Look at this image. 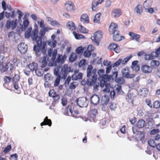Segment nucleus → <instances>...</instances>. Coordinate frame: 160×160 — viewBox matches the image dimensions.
Returning a JSON list of instances; mask_svg holds the SVG:
<instances>
[{"instance_id": "nucleus-29", "label": "nucleus", "mask_w": 160, "mask_h": 160, "mask_svg": "<svg viewBox=\"0 0 160 160\" xmlns=\"http://www.w3.org/2000/svg\"><path fill=\"white\" fill-rule=\"evenodd\" d=\"M77 58V56L76 54L74 52H72L69 58V62H73L75 61Z\"/></svg>"}, {"instance_id": "nucleus-7", "label": "nucleus", "mask_w": 160, "mask_h": 160, "mask_svg": "<svg viewBox=\"0 0 160 160\" xmlns=\"http://www.w3.org/2000/svg\"><path fill=\"white\" fill-rule=\"evenodd\" d=\"M77 103L79 107L86 108L88 105V101L86 97H83L78 98L77 100Z\"/></svg>"}, {"instance_id": "nucleus-25", "label": "nucleus", "mask_w": 160, "mask_h": 160, "mask_svg": "<svg viewBox=\"0 0 160 160\" xmlns=\"http://www.w3.org/2000/svg\"><path fill=\"white\" fill-rule=\"evenodd\" d=\"M89 20V18L86 14H83L80 18L81 21L83 23H88Z\"/></svg>"}, {"instance_id": "nucleus-8", "label": "nucleus", "mask_w": 160, "mask_h": 160, "mask_svg": "<svg viewBox=\"0 0 160 160\" xmlns=\"http://www.w3.org/2000/svg\"><path fill=\"white\" fill-rule=\"evenodd\" d=\"M112 75H107V76H105V77L103 78H106V81H108L109 82L111 79L113 80H116L117 79L118 73L117 69L116 68H113L112 70Z\"/></svg>"}, {"instance_id": "nucleus-40", "label": "nucleus", "mask_w": 160, "mask_h": 160, "mask_svg": "<svg viewBox=\"0 0 160 160\" xmlns=\"http://www.w3.org/2000/svg\"><path fill=\"white\" fill-rule=\"evenodd\" d=\"M151 65L152 67L156 68L159 65V62L158 60H152L151 62Z\"/></svg>"}, {"instance_id": "nucleus-19", "label": "nucleus", "mask_w": 160, "mask_h": 160, "mask_svg": "<svg viewBox=\"0 0 160 160\" xmlns=\"http://www.w3.org/2000/svg\"><path fill=\"white\" fill-rule=\"evenodd\" d=\"M122 14L120 9H115L112 10V16L115 18L118 17Z\"/></svg>"}, {"instance_id": "nucleus-5", "label": "nucleus", "mask_w": 160, "mask_h": 160, "mask_svg": "<svg viewBox=\"0 0 160 160\" xmlns=\"http://www.w3.org/2000/svg\"><path fill=\"white\" fill-rule=\"evenodd\" d=\"M94 36L92 37L91 39L94 43L97 46L99 45L100 40L102 37V34L101 31H98L94 33Z\"/></svg>"}, {"instance_id": "nucleus-10", "label": "nucleus", "mask_w": 160, "mask_h": 160, "mask_svg": "<svg viewBox=\"0 0 160 160\" xmlns=\"http://www.w3.org/2000/svg\"><path fill=\"white\" fill-rule=\"evenodd\" d=\"M64 7L67 11L74 10L75 7L73 3L71 1H68L64 4Z\"/></svg>"}, {"instance_id": "nucleus-6", "label": "nucleus", "mask_w": 160, "mask_h": 160, "mask_svg": "<svg viewBox=\"0 0 160 160\" xmlns=\"http://www.w3.org/2000/svg\"><path fill=\"white\" fill-rule=\"evenodd\" d=\"M105 72V70L104 69H100L98 70V73L99 76L98 78V80L100 82V85L103 86V84L105 83V81H106V78H103L105 77V76H107V75L104 74Z\"/></svg>"}, {"instance_id": "nucleus-13", "label": "nucleus", "mask_w": 160, "mask_h": 160, "mask_svg": "<svg viewBox=\"0 0 160 160\" xmlns=\"http://www.w3.org/2000/svg\"><path fill=\"white\" fill-rule=\"evenodd\" d=\"M33 41H35L37 45H34L33 50L35 52L36 51H40L41 50L42 47V41L38 40L32 39Z\"/></svg>"}, {"instance_id": "nucleus-16", "label": "nucleus", "mask_w": 160, "mask_h": 160, "mask_svg": "<svg viewBox=\"0 0 160 160\" xmlns=\"http://www.w3.org/2000/svg\"><path fill=\"white\" fill-rule=\"evenodd\" d=\"M91 102L94 105H97L100 101V98L98 95H93L90 98Z\"/></svg>"}, {"instance_id": "nucleus-17", "label": "nucleus", "mask_w": 160, "mask_h": 160, "mask_svg": "<svg viewBox=\"0 0 160 160\" xmlns=\"http://www.w3.org/2000/svg\"><path fill=\"white\" fill-rule=\"evenodd\" d=\"M148 91V90L146 88H141L138 91V95L142 98L145 97L147 96Z\"/></svg>"}, {"instance_id": "nucleus-12", "label": "nucleus", "mask_w": 160, "mask_h": 160, "mask_svg": "<svg viewBox=\"0 0 160 160\" xmlns=\"http://www.w3.org/2000/svg\"><path fill=\"white\" fill-rule=\"evenodd\" d=\"M48 58L47 56H44L43 58H40L38 60L39 63H42L41 67L42 68L45 67L47 64L48 61Z\"/></svg>"}, {"instance_id": "nucleus-31", "label": "nucleus", "mask_w": 160, "mask_h": 160, "mask_svg": "<svg viewBox=\"0 0 160 160\" xmlns=\"http://www.w3.org/2000/svg\"><path fill=\"white\" fill-rule=\"evenodd\" d=\"M152 0H146L143 3V7L145 9L150 7L152 3Z\"/></svg>"}, {"instance_id": "nucleus-33", "label": "nucleus", "mask_w": 160, "mask_h": 160, "mask_svg": "<svg viewBox=\"0 0 160 160\" xmlns=\"http://www.w3.org/2000/svg\"><path fill=\"white\" fill-rule=\"evenodd\" d=\"M20 78L19 73V72L18 71L17 72H15L14 76L12 78V81L13 82H17L19 81Z\"/></svg>"}, {"instance_id": "nucleus-22", "label": "nucleus", "mask_w": 160, "mask_h": 160, "mask_svg": "<svg viewBox=\"0 0 160 160\" xmlns=\"http://www.w3.org/2000/svg\"><path fill=\"white\" fill-rule=\"evenodd\" d=\"M87 78L89 81L91 83L92 86L96 82L97 78V75L91 74H90L89 76L87 77Z\"/></svg>"}, {"instance_id": "nucleus-53", "label": "nucleus", "mask_w": 160, "mask_h": 160, "mask_svg": "<svg viewBox=\"0 0 160 160\" xmlns=\"http://www.w3.org/2000/svg\"><path fill=\"white\" fill-rule=\"evenodd\" d=\"M44 79L46 81H48L52 79V77H51V75L49 73H47L44 76Z\"/></svg>"}, {"instance_id": "nucleus-44", "label": "nucleus", "mask_w": 160, "mask_h": 160, "mask_svg": "<svg viewBox=\"0 0 160 160\" xmlns=\"http://www.w3.org/2000/svg\"><path fill=\"white\" fill-rule=\"evenodd\" d=\"M61 78L62 79V77L61 75H59L58 76V77H57L54 83V86L55 87H57L58 86L60 83V82Z\"/></svg>"}, {"instance_id": "nucleus-42", "label": "nucleus", "mask_w": 160, "mask_h": 160, "mask_svg": "<svg viewBox=\"0 0 160 160\" xmlns=\"http://www.w3.org/2000/svg\"><path fill=\"white\" fill-rule=\"evenodd\" d=\"M35 73L37 76L39 77L42 76L43 74V72L42 69L38 68L35 70Z\"/></svg>"}, {"instance_id": "nucleus-54", "label": "nucleus", "mask_w": 160, "mask_h": 160, "mask_svg": "<svg viewBox=\"0 0 160 160\" xmlns=\"http://www.w3.org/2000/svg\"><path fill=\"white\" fill-rule=\"evenodd\" d=\"M116 81L119 84H122L124 82V79L122 77H119L117 78Z\"/></svg>"}, {"instance_id": "nucleus-62", "label": "nucleus", "mask_w": 160, "mask_h": 160, "mask_svg": "<svg viewBox=\"0 0 160 160\" xmlns=\"http://www.w3.org/2000/svg\"><path fill=\"white\" fill-rule=\"evenodd\" d=\"M31 31L27 30L25 33V37L26 38L28 39L31 37Z\"/></svg>"}, {"instance_id": "nucleus-45", "label": "nucleus", "mask_w": 160, "mask_h": 160, "mask_svg": "<svg viewBox=\"0 0 160 160\" xmlns=\"http://www.w3.org/2000/svg\"><path fill=\"white\" fill-rule=\"evenodd\" d=\"M148 144L152 148H155L156 147L157 144L153 139H150L148 141Z\"/></svg>"}, {"instance_id": "nucleus-35", "label": "nucleus", "mask_w": 160, "mask_h": 160, "mask_svg": "<svg viewBox=\"0 0 160 160\" xmlns=\"http://www.w3.org/2000/svg\"><path fill=\"white\" fill-rule=\"evenodd\" d=\"M46 42H42V47L41 48V50L42 53L45 54L46 52L47 47H46Z\"/></svg>"}, {"instance_id": "nucleus-9", "label": "nucleus", "mask_w": 160, "mask_h": 160, "mask_svg": "<svg viewBox=\"0 0 160 160\" xmlns=\"http://www.w3.org/2000/svg\"><path fill=\"white\" fill-rule=\"evenodd\" d=\"M91 122H96V116L98 114V111L95 109H92L89 112Z\"/></svg>"}, {"instance_id": "nucleus-57", "label": "nucleus", "mask_w": 160, "mask_h": 160, "mask_svg": "<svg viewBox=\"0 0 160 160\" xmlns=\"http://www.w3.org/2000/svg\"><path fill=\"white\" fill-rule=\"evenodd\" d=\"M152 54L155 55V57H157L159 54H160V47L158 48L156 50L155 52H152Z\"/></svg>"}, {"instance_id": "nucleus-63", "label": "nucleus", "mask_w": 160, "mask_h": 160, "mask_svg": "<svg viewBox=\"0 0 160 160\" xmlns=\"http://www.w3.org/2000/svg\"><path fill=\"white\" fill-rule=\"evenodd\" d=\"M95 49V48L92 45H89L87 48V50L92 52Z\"/></svg>"}, {"instance_id": "nucleus-15", "label": "nucleus", "mask_w": 160, "mask_h": 160, "mask_svg": "<svg viewBox=\"0 0 160 160\" xmlns=\"http://www.w3.org/2000/svg\"><path fill=\"white\" fill-rule=\"evenodd\" d=\"M141 70L145 74H148L152 72V68L150 66L147 65L142 66Z\"/></svg>"}, {"instance_id": "nucleus-61", "label": "nucleus", "mask_w": 160, "mask_h": 160, "mask_svg": "<svg viewBox=\"0 0 160 160\" xmlns=\"http://www.w3.org/2000/svg\"><path fill=\"white\" fill-rule=\"evenodd\" d=\"M91 52L88 50L85 51L84 53V55L86 58L89 57L91 56Z\"/></svg>"}, {"instance_id": "nucleus-30", "label": "nucleus", "mask_w": 160, "mask_h": 160, "mask_svg": "<svg viewBox=\"0 0 160 160\" xmlns=\"http://www.w3.org/2000/svg\"><path fill=\"white\" fill-rule=\"evenodd\" d=\"M29 69L32 71H35L38 68V64L35 62H32L28 65Z\"/></svg>"}, {"instance_id": "nucleus-21", "label": "nucleus", "mask_w": 160, "mask_h": 160, "mask_svg": "<svg viewBox=\"0 0 160 160\" xmlns=\"http://www.w3.org/2000/svg\"><path fill=\"white\" fill-rule=\"evenodd\" d=\"M11 80V78L9 77L5 76L4 77V82L3 84V85L5 88L8 89L9 87L8 84L10 82Z\"/></svg>"}, {"instance_id": "nucleus-46", "label": "nucleus", "mask_w": 160, "mask_h": 160, "mask_svg": "<svg viewBox=\"0 0 160 160\" xmlns=\"http://www.w3.org/2000/svg\"><path fill=\"white\" fill-rule=\"evenodd\" d=\"M155 57V55L152 54V52L151 54H146L145 55V59L147 60H152Z\"/></svg>"}, {"instance_id": "nucleus-52", "label": "nucleus", "mask_w": 160, "mask_h": 160, "mask_svg": "<svg viewBox=\"0 0 160 160\" xmlns=\"http://www.w3.org/2000/svg\"><path fill=\"white\" fill-rule=\"evenodd\" d=\"M122 63V59H119L118 61L112 64V68L117 67L121 63Z\"/></svg>"}, {"instance_id": "nucleus-2", "label": "nucleus", "mask_w": 160, "mask_h": 160, "mask_svg": "<svg viewBox=\"0 0 160 160\" xmlns=\"http://www.w3.org/2000/svg\"><path fill=\"white\" fill-rule=\"evenodd\" d=\"M118 26L114 22H112L109 27V32L111 34H113V39L114 41L118 42L123 40V36H120V32L118 30Z\"/></svg>"}, {"instance_id": "nucleus-27", "label": "nucleus", "mask_w": 160, "mask_h": 160, "mask_svg": "<svg viewBox=\"0 0 160 160\" xmlns=\"http://www.w3.org/2000/svg\"><path fill=\"white\" fill-rule=\"evenodd\" d=\"M71 106H68L65 109L64 114L67 116H72V111L71 108Z\"/></svg>"}, {"instance_id": "nucleus-23", "label": "nucleus", "mask_w": 160, "mask_h": 160, "mask_svg": "<svg viewBox=\"0 0 160 160\" xmlns=\"http://www.w3.org/2000/svg\"><path fill=\"white\" fill-rule=\"evenodd\" d=\"M108 82L105 81V83L103 84V86H100L101 87H103L105 86V88L103 90V91L106 93H108L110 92V84L109 82Z\"/></svg>"}, {"instance_id": "nucleus-24", "label": "nucleus", "mask_w": 160, "mask_h": 160, "mask_svg": "<svg viewBox=\"0 0 160 160\" xmlns=\"http://www.w3.org/2000/svg\"><path fill=\"white\" fill-rule=\"evenodd\" d=\"M26 16H25L23 22V25L22 27V31H25L28 27V25L29 23V21H28L27 18H26Z\"/></svg>"}, {"instance_id": "nucleus-20", "label": "nucleus", "mask_w": 160, "mask_h": 160, "mask_svg": "<svg viewBox=\"0 0 160 160\" xmlns=\"http://www.w3.org/2000/svg\"><path fill=\"white\" fill-rule=\"evenodd\" d=\"M128 35L131 37L130 39L131 40H135L137 41L138 42L140 38V36L139 35L136 34L132 32H129Z\"/></svg>"}, {"instance_id": "nucleus-51", "label": "nucleus", "mask_w": 160, "mask_h": 160, "mask_svg": "<svg viewBox=\"0 0 160 160\" xmlns=\"http://www.w3.org/2000/svg\"><path fill=\"white\" fill-rule=\"evenodd\" d=\"M83 50V48L82 46H80L76 49L75 52L77 54H79L82 53Z\"/></svg>"}, {"instance_id": "nucleus-28", "label": "nucleus", "mask_w": 160, "mask_h": 160, "mask_svg": "<svg viewBox=\"0 0 160 160\" xmlns=\"http://www.w3.org/2000/svg\"><path fill=\"white\" fill-rule=\"evenodd\" d=\"M66 26L70 30H75L76 29L74 23L72 21L68 22Z\"/></svg>"}, {"instance_id": "nucleus-11", "label": "nucleus", "mask_w": 160, "mask_h": 160, "mask_svg": "<svg viewBox=\"0 0 160 160\" xmlns=\"http://www.w3.org/2000/svg\"><path fill=\"white\" fill-rule=\"evenodd\" d=\"M13 67V66L12 64L10 62L7 63L5 66L3 65V68H2V73L8 71L9 73H11L12 72V69Z\"/></svg>"}, {"instance_id": "nucleus-32", "label": "nucleus", "mask_w": 160, "mask_h": 160, "mask_svg": "<svg viewBox=\"0 0 160 160\" xmlns=\"http://www.w3.org/2000/svg\"><path fill=\"white\" fill-rule=\"evenodd\" d=\"M122 76L126 78L129 73L128 68H123L122 70Z\"/></svg>"}, {"instance_id": "nucleus-59", "label": "nucleus", "mask_w": 160, "mask_h": 160, "mask_svg": "<svg viewBox=\"0 0 160 160\" xmlns=\"http://www.w3.org/2000/svg\"><path fill=\"white\" fill-rule=\"evenodd\" d=\"M98 5L97 4V2L95 1H93L92 3V9L93 11H95L96 10V6Z\"/></svg>"}, {"instance_id": "nucleus-48", "label": "nucleus", "mask_w": 160, "mask_h": 160, "mask_svg": "<svg viewBox=\"0 0 160 160\" xmlns=\"http://www.w3.org/2000/svg\"><path fill=\"white\" fill-rule=\"evenodd\" d=\"M132 55L130 54L129 56L125 58L123 60H122V64L124 65L126 64L128 61L132 57Z\"/></svg>"}, {"instance_id": "nucleus-43", "label": "nucleus", "mask_w": 160, "mask_h": 160, "mask_svg": "<svg viewBox=\"0 0 160 160\" xmlns=\"http://www.w3.org/2000/svg\"><path fill=\"white\" fill-rule=\"evenodd\" d=\"M79 28L80 31L83 33H87L88 32V30L82 25H79Z\"/></svg>"}, {"instance_id": "nucleus-38", "label": "nucleus", "mask_w": 160, "mask_h": 160, "mask_svg": "<svg viewBox=\"0 0 160 160\" xmlns=\"http://www.w3.org/2000/svg\"><path fill=\"white\" fill-rule=\"evenodd\" d=\"M100 13L98 12L97 13L94 17L93 22L95 23H100V18L101 16Z\"/></svg>"}, {"instance_id": "nucleus-36", "label": "nucleus", "mask_w": 160, "mask_h": 160, "mask_svg": "<svg viewBox=\"0 0 160 160\" xmlns=\"http://www.w3.org/2000/svg\"><path fill=\"white\" fill-rule=\"evenodd\" d=\"M135 11L136 12L138 15L140 14L142 12V6L140 5H137L135 9Z\"/></svg>"}, {"instance_id": "nucleus-1", "label": "nucleus", "mask_w": 160, "mask_h": 160, "mask_svg": "<svg viewBox=\"0 0 160 160\" xmlns=\"http://www.w3.org/2000/svg\"><path fill=\"white\" fill-rule=\"evenodd\" d=\"M38 27L37 25H35V28L32 31L31 38L32 39L38 40L42 41V39L47 32L52 30V28L49 27H43L39 32V36L38 35Z\"/></svg>"}, {"instance_id": "nucleus-41", "label": "nucleus", "mask_w": 160, "mask_h": 160, "mask_svg": "<svg viewBox=\"0 0 160 160\" xmlns=\"http://www.w3.org/2000/svg\"><path fill=\"white\" fill-rule=\"evenodd\" d=\"M75 38L77 39H79L82 38H85V37L81 34H79L75 32H72Z\"/></svg>"}, {"instance_id": "nucleus-64", "label": "nucleus", "mask_w": 160, "mask_h": 160, "mask_svg": "<svg viewBox=\"0 0 160 160\" xmlns=\"http://www.w3.org/2000/svg\"><path fill=\"white\" fill-rule=\"evenodd\" d=\"M145 101L147 105H148L151 108L152 107V105L151 104V101L150 99L148 98L146 99Z\"/></svg>"}, {"instance_id": "nucleus-3", "label": "nucleus", "mask_w": 160, "mask_h": 160, "mask_svg": "<svg viewBox=\"0 0 160 160\" xmlns=\"http://www.w3.org/2000/svg\"><path fill=\"white\" fill-rule=\"evenodd\" d=\"M56 54L57 52L55 53H53L52 55V59L53 62L52 63V66L53 65L58 66V63H60L61 64H63L67 58V56L66 55L62 57L60 55H58L57 58L56 59Z\"/></svg>"}, {"instance_id": "nucleus-37", "label": "nucleus", "mask_w": 160, "mask_h": 160, "mask_svg": "<svg viewBox=\"0 0 160 160\" xmlns=\"http://www.w3.org/2000/svg\"><path fill=\"white\" fill-rule=\"evenodd\" d=\"M134 97L131 93H129L128 94L127 97V100L128 102L131 103H133Z\"/></svg>"}, {"instance_id": "nucleus-14", "label": "nucleus", "mask_w": 160, "mask_h": 160, "mask_svg": "<svg viewBox=\"0 0 160 160\" xmlns=\"http://www.w3.org/2000/svg\"><path fill=\"white\" fill-rule=\"evenodd\" d=\"M18 49L21 53H24L27 51L28 47L25 43L22 42L18 45Z\"/></svg>"}, {"instance_id": "nucleus-47", "label": "nucleus", "mask_w": 160, "mask_h": 160, "mask_svg": "<svg viewBox=\"0 0 160 160\" xmlns=\"http://www.w3.org/2000/svg\"><path fill=\"white\" fill-rule=\"evenodd\" d=\"M92 67L91 65H89L88 66L87 72V77H88L90 76V74H92Z\"/></svg>"}, {"instance_id": "nucleus-55", "label": "nucleus", "mask_w": 160, "mask_h": 160, "mask_svg": "<svg viewBox=\"0 0 160 160\" xmlns=\"http://www.w3.org/2000/svg\"><path fill=\"white\" fill-rule=\"evenodd\" d=\"M48 94L50 97H55V96L57 94L56 92L53 89L50 90Z\"/></svg>"}, {"instance_id": "nucleus-60", "label": "nucleus", "mask_w": 160, "mask_h": 160, "mask_svg": "<svg viewBox=\"0 0 160 160\" xmlns=\"http://www.w3.org/2000/svg\"><path fill=\"white\" fill-rule=\"evenodd\" d=\"M37 23L39 25L41 28H42L43 27H45L43 20L42 19L41 21H38Z\"/></svg>"}, {"instance_id": "nucleus-4", "label": "nucleus", "mask_w": 160, "mask_h": 160, "mask_svg": "<svg viewBox=\"0 0 160 160\" xmlns=\"http://www.w3.org/2000/svg\"><path fill=\"white\" fill-rule=\"evenodd\" d=\"M73 70L68 64H65L61 68L60 75L62 79L65 80L67 77L68 75L70 72H72Z\"/></svg>"}, {"instance_id": "nucleus-49", "label": "nucleus", "mask_w": 160, "mask_h": 160, "mask_svg": "<svg viewBox=\"0 0 160 160\" xmlns=\"http://www.w3.org/2000/svg\"><path fill=\"white\" fill-rule=\"evenodd\" d=\"M81 83L82 85H85L87 84L88 86H92V84L91 82H90L89 81L87 78V80L86 81L85 80H83L81 82Z\"/></svg>"}, {"instance_id": "nucleus-50", "label": "nucleus", "mask_w": 160, "mask_h": 160, "mask_svg": "<svg viewBox=\"0 0 160 160\" xmlns=\"http://www.w3.org/2000/svg\"><path fill=\"white\" fill-rule=\"evenodd\" d=\"M54 98V101L52 103V104H55V103L58 102L60 99V96L58 94L56 95L55 96V97H53Z\"/></svg>"}, {"instance_id": "nucleus-39", "label": "nucleus", "mask_w": 160, "mask_h": 160, "mask_svg": "<svg viewBox=\"0 0 160 160\" xmlns=\"http://www.w3.org/2000/svg\"><path fill=\"white\" fill-rule=\"evenodd\" d=\"M13 20H8L6 22L5 26L6 28L7 29H9L11 28L12 26V27H13Z\"/></svg>"}, {"instance_id": "nucleus-58", "label": "nucleus", "mask_w": 160, "mask_h": 160, "mask_svg": "<svg viewBox=\"0 0 160 160\" xmlns=\"http://www.w3.org/2000/svg\"><path fill=\"white\" fill-rule=\"evenodd\" d=\"M153 108H159L160 106V102L157 101L155 102L153 104Z\"/></svg>"}, {"instance_id": "nucleus-34", "label": "nucleus", "mask_w": 160, "mask_h": 160, "mask_svg": "<svg viewBox=\"0 0 160 160\" xmlns=\"http://www.w3.org/2000/svg\"><path fill=\"white\" fill-rule=\"evenodd\" d=\"M145 124V121L143 119L139 120L137 123V127L138 128H141L144 127Z\"/></svg>"}, {"instance_id": "nucleus-18", "label": "nucleus", "mask_w": 160, "mask_h": 160, "mask_svg": "<svg viewBox=\"0 0 160 160\" xmlns=\"http://www.w3.org/2000/svg\"><path fill=\"white\" fill-rule=\"evenodd\" d=\"M118 44L114 43H112L110 44L108 48L110 50H113L115 52L119 53L120 52V50L118 49L117 48Z\"/></svg>"}, {"instance_id": "nucleus-56", "label": "nucleus", "mask_w": 160, "mask_h": 160, "mask_svg": "<svg viewBox=\"0 0 160 160\" xmlns=\"http://www.w3.org/2000/svg\"><path fill=\"white\" fill-rule=\"evenodd\" d=\"M110 108L112 110H115L116 108L117 105L114 102H111L110 103Z\"/></svg>"}, {"instance_id": "nucleus-26", "label": "nucleus", "mask_w": 160, "mask_h": 160, "mask_svg": "<svg viewBox=\"0 0 160 160\" xmlns=\"http://www.w3.org/2000/svg\"><path fill=\"white\" fill-rule=\"evenodd\" d=\"M41 126H42L44 125H48L49 126H50L52 125L51 120L48 118V117L46 116L44 119L43 122L41 123Z\"/></svg>"}]
</instances>
